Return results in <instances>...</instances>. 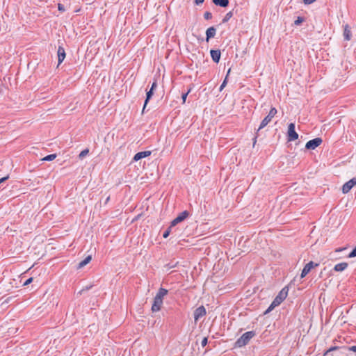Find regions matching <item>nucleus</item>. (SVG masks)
I'll return each instance as SVG.
<instances>
[{
	"instance_id": "37",
	"label": "nucleus",
	"mask_w": 356,
	"mask_h": 356,
	"mask_svg": "<svg viewBox=\"0 0 356 356\" xmlns=\"http://www.w3.org/2000/svg\"><path fill=\"white\" fill-rule=\"evenodd\" d=\"M336 349H337V347H332V348H330L327 350V352H330V351H332V350H336Z\"/></svg>"
},
{
	"instance_id": "21",
	"label": "nucleus",
	"mask_w": 356,
	"mask_h": 356,
	"mask_svg": "<svg viewBox=\"0 0 356 356\" xmlns=\"http://www.w3.org/2000/svg\"><path fill=\"white\" fill-rule=\"evenodd\" d=\"M56 154H49V155H47L45 157H44L42 159V161H53L56 159Z\"/></svg>"
},
{
	"instance_id": "28",
	"label": "nucleus",
	"mask_w": 356,
	"mask_h": 356,
	"mask_svg": "<svg viewBox=\"0 0 356 356\" xmlns=\"http://www.w3.org/2000/svg\"><path fill=\"white\" fill-rule=\"evenodd\" d=\"M33 282V277L29 278L24 283V286H27Z\"/></svg>"
},
{
	"instance_id": "22",
	"label": "nucleus",
	"mask_w": 356,
	"mask_h": 356,
	"mask_svg": "<svg viewBox=\"0 0 356 356\" xmlns=\"http://www.w3.org/2000/svg\"><path fill=\"white\" fill-rule=\"evenodd\" d=\"M88 152H89V150L88 149H83V151H81L79 155V159L84 158L86 156L88 155Z\"/></svg>"
},
{
	"instance_id": "18",
	"label": "nucleus",
	"mask_w": 356,
	"mask_h": 356,
	"mask_svg": "<svg viewBox=\"0 0 356 356\" xmlns=\"http://www.w3.org/2000/svg\"><path fill=\"white\" fill-rule=\"evenodd\" d=\"M167 294H168V290H166L163 288H160L155 297L163 300V298Z\"/></svg>"
},
{
	"instance_id": "6",
	"label": "nucleus",
	"mask_w": 356,
	"mask_h": 356,
	"mask_svg": "<svg viewBox=\"0 0 356 356\" xmlns=\"http://www.w3.org/2000/svg\"><path fill=\"white\" fill-rule=\"evenodd\" d=\"M356 185V178H353L346 183H345L342 186V192L346 194L348 193L352 188Z\"/></svg>"
},
{
	"instance_id": "7",
	"label": "nucleus",
	"mask_w": 356,
	"mask_h": 356,
	"mask_svg": "<svg viewBox=\"0 0 356 356\" xmlns=\"http://www.w3.org/2000/svg\"><path fill=\"white\" fill-rule=\"evenodd\" d=\"M188 216V212L187 211H184L179 214L171 222V227L175 226L178 223L181 222L184 220H185Z\"/></svg>"
},
{
	"instance_id": "38",
	"label": "nucleus",
	"mask_w": 356,
	"mask_h": 356,
	"mask_svg": "<svg viewBox=\"0 0 356 356\" xmlns=\"http://www.w3.org/2000/svg\"><path fill=\"white\" fill-rule=\"evenodd\" d=\"M256 143V138H254V144Z\"/></svg>"
},
{
	"instance_id": "23",
	"label": "nucleus",
	"mask_w": 356,
	"mask_h": 356,
	"mask_svg": "<svg viewBox=\"0 0 356 356\" xmlns=\"http://www.w3.org/2000/svg\"><path fill=\"white\" fill-rule=\"evenodd\" d=\"M191 89H189L186 93L185 94H183L182 95V101H183V103H185L186 100V97H187V95H188V93L191 92Z\"/></svg>"
},
{
	"instance_id": "10",
	"label": "nucleus",
	"mask_w": 356,
	"mask_h": 356,
	"mask_svg": "<svg viewBox=\"0 0 356 356\" xmlns=\"http://www.w3.org/2000/svg\"><path fill=\"white\" fill-rule=\"evenodd\" d=\"M316 266H318V264H314L312 261H310L308 264H307L302 270L300 275L301 278L305 277L309 273L312 268Z\"/></svg>"
},
{
	"instance_id": "15",
	"label": "nucleus",
	"mask_w": 356,
	"mask_h": 356,
	"mask_svg": "<svg viewBox=\"0 0 356 356\" xmlns=\"http://www.w3.org/2000/svg\"><path fill=\"white\" fill-rule=\"evenodd\" d=\"M351 31H350V29L349 27V26L348 24L345 25L344 26V29H343V36H344V38L346 40H350L351 39Z\"/></svg>"
},
{
	"instance_id": "31",
	"label": "nucleus",
	"mask_w": 356,
	"mask_h": 356,
	"mask_svg": "<svg viewBox=\"0 0 356 356\" xmlns=\"http://www.w3.org/2000/svg\"><path fill=\"white\" fill-rule=\"evenodd\" d=\"M316 0H303L305 4H311L314 2Z\"/></svg>"
},
{
	"instance_id": "25",
	"label": "nucleus",
	"mask_w": 356,
	"mask_h": 356,
	"mask_svg": "<svg viewBox=\"0 0 356 356\" xmlns=\"http://www.w3.org/2000/svg\"><path fill=\"white\" fill-rule=\"evenodd\" d=\"M302 22H303V18L298 17L294 23L296 25H300Z\"/></svg>"
},
{
	"instance_id": "8",
	"label": "nucleus",
	"mask_w": 356,
	"mask_h": 356,
	"mask_svg": "<svg viewBox=\"0 0 356 356\" xmlns=\"http://www.w3.org/2000/svg\"><path fill=\"white\" fill-rule=\"evenodd\" d=\"M206 314V309L203 306L197 308L194 312V319L197 322L200 318Z\"/></svg>"
},
{
	"instance_id": "33",
	"label": "nucleus",
	"mask_w": 356,
	"mask_h": 356,
	"mask_svg": "<svg viewBox=\"0 0 356 356\" xmlns=\"http://www.w3.org/2000/svg\"><path fill=\"white\" fill-rule=\"evenodd\" d=\"M8 176H6V177H2L1 179H0V184L1 183H3V181H5L6 180H7L8 179Z\"/></svg>"
},
{
	"instance_id": "12",
	"label": "nucleus",
	"mask_w": 356,
	"mask_h": 356,
	"mask_svg": "<svg viewBox=\"0 0 356 356\" xmlns=\"http://www.w3.org/2000/svg\"><path fill=\"white\" fill-rule=\"evenodd\" d=\"M57 54H58V65H60L64 60V59L65 58V51L64 48L61 46H59L58 48Z\"/></svg>"
},
{
	"instance_id": "27",
	"label": "nucleus",
	"mask_w": 356,
	"mask_h": 356,
	"mask_svg": "<svg viewBox=\"0 0 356 356\" xmlns=\"http://www.w3.org/2000/svg\"><path fill=\"white\" fill-rule=\"evenodd\" d=\"M171 227H170L163 234V238H167L170 233Z\"/></svg>"
},
{
	"instance_id": "19",
	"label": "nucleus",
	"mask_w": 356,
	"mask_h": 356,
	"mask_svg": "<svg viewBox=\"0 0 356 356\" xmlns=\"http://www.w3.org/2000/svg\"><path fill=\"white\" fill-rule=\"evenodd\" d=\"M213 3L215 5L220 6L221 7H227L229 4L228 0H213Z\"/></svg>"
},
{
	"instance_id": "35",
	"label": "nucleus",
	"mask_w": 356,
	"mask_h": 356,
	"mask_svg": "<svg viewBox=\"0 0 356 356\" xmlns=\"http://www.w3.org/2000/svg\"><path fill=\"white\" fill-rule=\"evenodd\" d=\"M350 350L354 352V353H356V346H353L351 347H350Z\"/></svg>"
},
{
	"instance_id": "17",
	"label": "nucleus",
	"mask_w": 356,
	"mask_h": 356,
	"mask_svg": "<svg viewBox=\"0 0 356 356\" xmlns=\"http://www.w3.org/2000/svg\"><path fill=\"white\" fill-rule=\"evenodd\" d=\"M348 266V264L346 262L339 263L335 265L334 269L336 271L341 272L344 270Z\"/></svg>"
},
{
	"instance_id": "9",
	"label": "nucleus",
	"mask_w": 356,
	"mask_h": 356,
	"mask_svg": "<svg viewBox=\"0 0 356 356\" xmlns=\"http://www.w3.org/2000/svg\"><path fill=\"white\" fill-rule=\"evenodd\" d=\"M162 305H163V300L154 297V302L152 306V311L153 312H159L161 309Z\"/></svg>"
},
{
	"instance_id": "36",
	"label": "nucleus",
	"mask_w": 356,
	"mask_h": 356,
	"mask_svg": "<svg viewBox=\"0 0 356 356\" xmlns=\"http://www.w3.org/2000/svg\"><path fill=\"white\" fill-rule=\"evenodd\" d=\"M204 0H195V2L197 5L201 4L204 2Z\"/></svg>"
},
{
	"instance_id": "29",
	"label": "nucleus",
	"mask_w": 356,
	"mask_h": 356,
	"mask_svg": "<svg viewBox=\"0 0 356 356\" xmlns=\"http://www.w3.org/2000/svg\"><path fill=\"white\" fill-rule=\"evenodd\" d=\"M207 344V337H204L202 341H201V345L202 346L204 347Z\"/></svg>"
},
{
	"instance_id": "34",
	"label": "nucleus",
	"mask_w": 356,
	"mask_h": 356,
	"mask_svg": "<svg viewBox=\"0 0 356 356\" xmlns=\"http://www.w3.org/2000/svg\"><path fill=\"white\" fill-rule=\"evenodd\" d=\"M157 86V84H156V82H154L152 85V87H151V90H154Z\"/></svg>"
},
{
	"instance_id": "5",
	"label": "nucleus",
	"mask_w": 356,
	"mask_h": 356,
	"mask_svg": "<svg viewBox=\"0 0 356 356\" xmlns=\"http://www.w3.org/2000/svg\"><path fill=\"white\" fill-rule=\"evenodd\" d=\"M322 139L321 138H316L311 140H309L306 145L305 147L307 149H315L317 147H318L322 143Z\"/></svg>"
},
{
	"instance_id": "14",
	"label": "nucleus",
	"mask_w": 356,
	"mask_h": 356,
	"mask_svg": "<svg viewBox=\"0 0 356 356\" xmlns=\"http://www.w3.org/2000/svg\"><path fill=\"white\" fill-rule=\"evenodd\" d=\"M216 29L213 26L209 27L206 31L207 35V41H208L210 38H213L216 35Z\"/></svg>"
},
{
	"instance_id": "32",
	"label": "nucleus",
	"mask_w": 356,
	"mask_h": 356,
	"mask_svg": "<svg viewBox=\"0 0 356 356\" xmlns=\"http://www.w3.org/2000/svg\"><path fill=\"white\" fill-rule=\"evenodd\" d=\"M231 16H232V13H228L226 15L225 18L223 19V22H226L229 17H231Z\"/></svg>"
},
{
	"instance_id": "1",
	"label": "nucleus",
	"mask_w": 356,
	"mask_h": 356,
	"mask_svg": "<svg viewBox=\"0 0 356 356\" xmlns=\"http://www.w3.org/2000/svg\"><path fill=\"white\" fill-rule=\"evenodd\" d=\"M288 294V289L286 288L282 289L279 294L276 296L274 300L272 302L266 312L273 310L275 307L280 305L281 302L286 298Z\"/></svg>"
},
{
	"instance_id": "16",
	"label": "nucleus",
	"mask_w": 356,
	"mask_h": 356,
	"mask_svg": "<svg viewBox=\"0 0 356 356\" xmlns=\"http://www.w3.org/2000/svg\"><path fill=\"white\" fill-rule=\"evenodd\" d=\"M92 259V257L90 255H88L86 257L83 261L79 263L77 268L80 269L83 268L86 265L90 263V261Z\"/></svg>"
},
{
	"instance_id": "11",
	"label": "nucleus",
	"mask_w": 356,
	"mask_h": 356,
	"mask_svg": "<svg viewBox=\"0 0 356 356\" xmlns=\"http://www.w3.org/2000/svg\"><path fill=\"white\" fill-rule=\"evenodd\" d=\"M152 154L151 151H144V152H140L135 154L134 157V161H138L143 158L147 157L150 156Z\"/></svg>"
},
{
	"instance_id": "4",
	"label": "nucleus",
	"mask_w": 356,
	"mask_h": 356,
	"mask_svg": "<svg viewBox=\"0 0 356 356\" xmlns=\"http://www.w3.org/2000/svg\"><path fill=\"white\" fill-rule=\"evenodd\" d=\"M287 136H288L289 141H293L298 138V134L296 133V131L295 130V124L294 123H290L289 124Z\"/></svg>"
},
{
	"instance_id": "3",
	"label": "nucleus",
	"mask_w": 356,
	"mask_h": 356,
	"mask_svg": "<svg viewBox=\"0 0 356 356\" xmlns=\"http://www.w3.org/2000/svg\"><path fill=\"white\" fill-rule=\"evenodd\" d=\"M276 113H277L276 108H272L270 110L268 115L261 121L258 130H260V129L264 128L271 121V120L274 118V116L276 115Z\"/></svg>"
},
{
	"instance_id": "30",
	"label": "nucleus",
	"mask_w": 356,
	"mask_h": 356,
	"mask_svg": "<svg viewBox=\"0 0 356 356\" xmlns=\"http://www.w3.org/2000/svg\"><path fill=\"white\" fill-rule=\"evenodd\" d=\"M58 10H59L60 11H62V12H63V11H65V6H64L63 4H60V3H58Z\"/></svg>"
},
{
	"instance_id": "2",
	"label": "nucleus",
	"mask_w": 356,
	"mask_h": 356,
	"mask_svg": "<svg viewBox=\"0 0 356 356\" xmlns=\"http://www.w3.org/2000/svg\"><path fill=\"white\" fill-rule=\"evenodd\" d=\"M254 336V333L252 331L247 332L244 333L238 340L236 341V346L237 347H242L245 346L249 341Z\"/></svg>"
},
{
	"instance_id": "13",
	"label": "nucleus",
	"mask_w": 356,
	"mask_h": 356,
	"mask_svg": "<svg viewBox=\"0 0 356 356\" xmlns=\"http://www.w3.org/2000/svg\"><path fill=\"white\" fill-rule=\"evenodd\" d=\"M211 56L215 63H218L220 58V51L219 50H211Z\"/></svg>"
},
{
	"instance_id": "26",
	"label": "nucleus",
	"mask_w": 356,
	"mask_h": 356,
	"mask_svg": "<svg viewBox=\"0 0 356 356\" xmlns=\"http://www.w3.org/2000/svg\"><path fill=\"white\" fill-rule=\"evenodd\" d=\"M227 85V77L225 79V80L223 81V82L222 83L221 86H220V91H222L223 90V88L226 86Z\"/></svg>"
},
{
	"instance_id": "20",
	"label": "nucleus",
	"mask_w": 356,
	"mask_h": 356,
	"mask_svg": "<svg viewBox=\"0 0 356 356\" xmlns=\"http://www.w3.org/2000/svg\"><path fill=\"white\" fill-rule=\"evenodd\" d=\"M153 95V90H149L147 92V97H146V99L145 101V104H144V106H143V112L144 111L145 107H146V105L148 102V101L150 99V98L152 97Z\"/></svg>"
},
{
	"instance_id": "24",
	"label": "nucleus",
	"mask_w": 356,
	"mask_h": 356,
	"mask_svg": "<svg viewBox=\"0 0 356 356\" xmlns=\"http://www.w3.org/2000/svg\"><path fill=\"white\" fill-rule=\"evenodd\" d=\"M204 17L206 19H210L212 17V14L209 12H206L204 15Z\"/></svg>"
}]
</instances>
